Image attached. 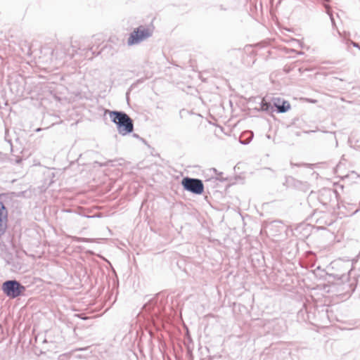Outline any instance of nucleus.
<instances>
[{
	"label": "nucleus",
	"instance_id": "ddd939ff",
	"mask_svg": "<svg viewBox=\"0 0 360 360\" xmlns=\"http://www.w3.org/2000/svg\"><path fill=\"white\" fill-rule=\"evenodd\" d=\"M115 160H108L106 162H98V161H95L94 162V165H98L99 167H108V166H114V165L112 164V162H114Z\"/></svg>",
	"mask_w": 360,
	"mask_h": 360
},
{
	"label": "nucleus",
	"instance_id": "aec40b11",
	"mask_svg": "<svg viewBox=\"0 0 360 360\" xmlns=\"http://www.w3.org/2000/svg\"><path fill=\"white\" fill-rule=\"evenodd\" d=\"M360 210V207H357L352 212V215H354L356 213H357Z\"/></svg>",
	"mask_w": 360,
	"mask_h": 360
},
{
	"label": "nucleus",
	"instance_id": "f3484780",
	"mask_svg": "<svg viewBox=\"0 0 360 360\" xmlns=\"http://www.w3.org/2000/svg\"><path fill=\"white\" fill-rule=\"evenodd\" d=\"M74 240L78 243L82 242H89L91 240V239L86 238H80V237H75Z\"/></svg>",
	"mask_w": 360,
	"mask_h": 360
},
{
	"label": "nucleus",
	"instance_id": "7ed1b4c3",
	"mask_svg": "<svg viewBox=\"0 0 360 360\" xmlns=\"http://www.w3.org/2000/svg\"><path fill=\"white\" fill-rule=\"evenodd\" d=\"M152 34L153 32L148 27L140 25L130 33L127 39V44L129 46L138 44L145 39L150 37Z\"/></svg>",
	"mask_w": 360,
	"mask_h": 360
},
{
	"label": "nucleus",
	"instance_id": "5701e85b",
	"mask_svg": "<svg viewBox=\"0 0 360 360\" xmlns=\"http://www.w3.org/2000/svg\"><path fill=\"white\" fill-rule=\"evenodd\" d=\"M10 89L11 91H13V84L10 83Z\"/></svg>",
	"mask_w": 360,
	"mask_h": 360
},
{
	"label": "nucleus",
	"instance_id": "9d476101",
	"mask_svg": "<svg viewBox=\"0 0 360 360\" xmlns=\"http://www.w3.org/2000/svg\"><path fill=\"white\" fill-rule=\"evenodd\" d=\"M329 1H330V0H324V2L323 3V5L326 8V13H327V14L330 17V21H331L333 27H335L336 25H335L334 17H333V13H332L331 8L329 6V5L328 4L329 3Z\"/></svg>",
	"mask_w": 360,
	"mask_h": 360
},
{
	"label": "nucleus",
	"instance_id": "6ab92c4d",
	"mask_svg": "<svg viewBox=\"0 0 360 360\" xmlns=\"http://www.w3.org/2000/svg\"><path fill=\"white\" fill-rule=\"evenodd\" d=\"M133 136H134V137H135V138H136V139H140V140H141L143 143H146L145 139H143V138H141V137L139 136V134H133Z\"/></svg>",
	"mask_w": 360,
	"mask_h": 360
},
{
	"label": "nucleus",
	"instance_id": "f8f14e48",
	"mask_svg": "<svg viewBox=\"0 0 360 360\" xmlns=\"http://www.w3.org/2000/svg\"><path fill=\"white\" fill-rule=\"evenodd\" d=\"M76 43H77V41H75V42H74V43H72V45H71V47L72 48V50H73L74 51L77 52V51L78 49H82V50H84H84H87V51H92V49H93V47H92V46L89 47V48H87V49H85V48H83V49H82V46H80V45H77V44H76ZM92 55H94V52H92Z\"/></svg>",
	"mask_w": 360,
	"mask_h": 360
},
{
	"label": "nucleus",
	"instance_id": "4468645a",
	"mask_svg": "<svg viewBox=\"0 0 360 360\" xmlns=\"http://www.w3.org/2000/svg\"><path fill=\"white\" fill-rule=\"evenodd\" d=\"M349 270L347 271V274H342V275L339 274H331L335 278L342 280V281H346L348 279Z\"/></svg>",
	"mask_w": 360,
	"mask_h": 360
},
{
	"label": "nucleus",
	"instance_id": "9b49d317",
	"mask_svg": "<svg viewBox=\"0 0 360 360\" xmlns=\"http://www.w3.org/2000/svg\"><path fill=\"white\" fill-rule=\"evenodd\" d=\"M286 183L287 184H292L294 187L295 188H300L302 186L304 185V184L299 181V180H297L295 179H294L293 177H288L286 179Z\"/></svg>",
	"mask_w": 360,
	"mask_h": 360
},
{
	"label": "nucleus",
	"instance_id": "f257e3e1",
	"mask_svg": "<svg viewBox=\"0 0 360 360\" xmlns=\"http://www.w3.org/2000/svg\"><path fill=\"white\" fill-rule=\"evenodd\" d=\"M110 118L117 126L118 132L122 136L131 133L134 130L133 120L123 111H110Z\"/></svg>",
	"mask_w": 360,
	"mask_h": 360
},
{
	"label": "nucleus",
	"instance_id": "dca6fc26",
	"mask_svg": "<svg viewBox=\"0 0 360 360\" xmlns=\"http://www.w3.org/2000/svg\"><path fill=\"white\" fill-rule=\"evenodd\" d=\"M248 134H250V137L248 138V140H242V139H240V143H241V144H243V145H247V144H248V143L250 142V141L252 139V138H253V134H252L251 131H250V132H248Z\"/></svg>",
	"mask_w": 360,
	"mask_h": 360
},
{
	"label": "nucleus",
	"instance_id": "423d86ee",
	"mask_svg": "<svg viewBox=\"0 0 360 360\" xmlns=\"http://www.w3.org/2000/svg\"><path fill=\"white\" fill-rule=\"evenodd\" d=\"M271 105H273L274 111L277 113H285L290 109V103L279 97L272 98Z\"/></svg>",
	"mask_w": 360,
	"mask_h": 360
},
{
	"label": "nucleus",
	"instance_id": "1a4fd4ad",
	"mask_svg": "<svg viewBox=\"0 0 360 360\" xmlns=\"http://www.w3.org/2000/svg\"><path fill=\"white\" fill-rule=\"evenodd\" d=\"M260 108L261 110L265 111L266 112H274L273 105H271V101H266L265 99H262L260 103Z\"/></svg>",
	"mask_w": 360,
	"mask_h": 360
},
{
	"label": "nucleus",
	"instance_id": "0eeeda50",
	"mask_svg": "<svg viewBox=\"0 0 360 360\" xmlns=\"http://www.w3.org/2000/svg\"><path fill=\"white\" fill-rule=\"evenodd\" d=\"M143 309L148 313L151 316V318H158L160 313V307L158 304V298L153 297L149 300L143 306Z\"/></svg>",
	"mask_w": 360,
	"mask_h": 360
},
{
	"label": "nucleus",
	"instance_id": "b1692460",
	"mask_svg": "<svg viewBox=\"0 0 360 360\" xmlns=\"http://www.w3.org/2000/svg\"><path fill=\"white\" fill-rule=\"evenodd\" d=\"M49 176H51L52 178L55 177V174L53 172H51Z\"/></svg>",
	"mask_w": 360,
	"mask_h": 360
},
{
	"label": "nucleus",
	"instance_id": "2eb2a0df",
	"mask_svg": "<svg viewBox=\"0 0 360 360\" xmlns=\"http://www.w3.org/2000/svg\"><path fill=\"white\" fill-rule=\"evenodd\" d=\"M345 44L347 46L352 45L354 47L357 48L360 51V46L357 42L353 41L351 39H346Z\"/></svg>",
	"mask_w": 360,
	"mask_h": 360
},
{
	"label": "nucleus",
	"instance_id": "39448f33",
	"mask_svg": "<svg viewBox=\"0 0 360 360\" xmlns=\"http://www.w3.org/2000/svg\"><path fill=\"white\" fill-rule=\"evenodd\" d=\"M5 196V193L0 194V237L5 233L7 227L8 210L3 202Z\"/></svg>",
	"mask_w": 360,
	"mask_h": 360
},
{
	"label": "nucleus",
	"instance_id": "a878e982",
	"mask_svg": "<svg viewBox=\"0 0 360 360\" xmlns=\"http://www.w3.org/2000/svg\"><path fill=\"white\" fill-rule=\"evenodd\" d=\"M350 205H351L352 206H356V203H352V204H350Z\"/></svg>",
	"mask_w": 360,
	"mask_h": 360
},
{
	"label": "nucleus",
	"instance_id": "bb28decb",
	"mask_svg": "<svg viewBox=\"0 0 360 360\" xmlns=\"http://www.w3.org/2000/svg\"><path fill=\"white\" fill-rule=\"evenodd\" d=\"M20 161H21V160L20 159V160H18L16 162H20Z\"/></svg>",
	"mask_w": 360,
	"mask_h": 360
},
{
	"label": "nucleus",
	"instance_id": "6e6552de",
	"mask_svg": "<svg viewBox=\"0 0 360 360\" xmlns=\"http://www.w3.org/2000/svg\"><path fill=\"white\" fill-rule=\"evenodd\" d=\"M316 224L323 229L326 226L332 224V219H330L329 214L323 212H314L311 216Z\"/></svg>",
	"mask_w": 360,
	"mask_h": 360
},
{
	"label": "nucleus",
	"instance_id": "412c9836",
	"mask_svg": "<svg viewBox=\"0 0 360 360\" xmlns=\"http://www.w3.org/2000/svg\"><path fill=\"white\" fill-rule=\"evenodd\" d=\"M219 10H221V11H226V8H224L222 5H220V6H219Z\"/></svg>",
	"mask_w": 360,
	"mask_h": 360
},
{
	"label": "nucleus",
	"instance_id": "f03ea898",
	"mask_svg": "<svg viewBox=\"0 0 360 360\" xmlns=\"http://www.w3.org/2000/svg\"><path fill=\"white\" fill-rule=\"evenodd\" d=\"M25 290V286L15 279L6 280L1 285V290L10 299L22 295Z\"/></svg>",
	"mask_w": 360,
	"mask_h": 360
},
{
	"label": "nucleus",
	"instance_id": "4be33fe9",
	"mask_svg": "<svg viewBox=\"0 0 360 360\" xmlns=\"http://www.w3.org/2000/svg\"><path fill=\"white\" fill-rule=\"evenodd\" d=\"M184 112H185V110H184V109H182V110H180L179 114H180V116H181V117H182V115H183V113H184Z\"/></svg>",
	"mask_w": 360,
	"mask_h": 360
},
{
	"label": "nucleus",
	"instance_id": "393cba45",
	"mask_svg": "<svg viewBox=\"0 0 360 360\" xmlns=\"http://www.w3.org/2000/svg\"><path fill=\"white\" fill-rule=\"evenodd\" d=\"M356 195H357L358 197H359L360 193H359V191H357L356 192Z\"/></svg>",
	"mask_w": 360,
	"mask_h": 360
},
{
	"label": "nucleus",
	"instance_id": "a211bd4d",
	"mask_svg": "<svg viewBox=\"0 0 360 360\" xmlns=\"http://www.w3.org/2000/svg\"><path fill=\"white\" fill-rule=\"evenodd\" d=\"M213 172L217 174L219 176L217 177V179L221 181H224L226 179L222 176L223 173L222 172H218L217 170L215 168L212 169Z\"/></svg>",
	"mask_w": 360,
	"mask_h": 360
},
{
	"label": "nucleus",
	"instance_id": "20e7f679",
	"mask_svg": "<svg viewBox=\"0 0 360 360\" xmlns=\"http://www.w3.org/2000/svg\"><path fill=\"white\" fill-rule=\"evenodd\" d=\"M181 186L184 190L195 195H202L204 193V184L200 179L184 177L181 180Z\"/></svg>",
	"mask_w": 360,
	"mask_h": 360
}]
</instances>
